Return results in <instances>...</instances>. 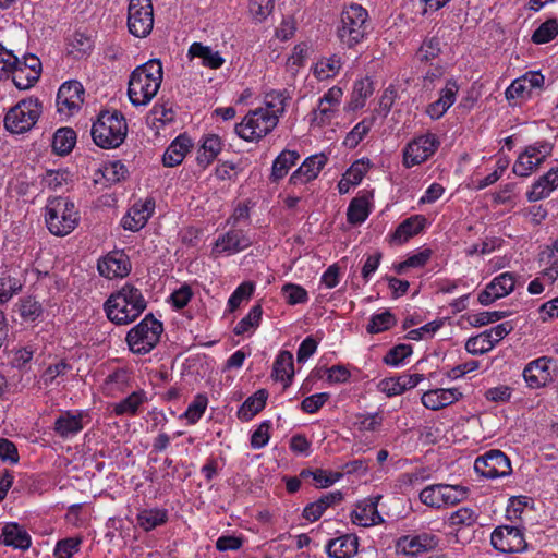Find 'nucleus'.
I'll return each mask as SVG.
<instances>
[{"label":"nucleus","mask_w":558,"mask_h":558,"mask_svg":"<svg viewBox=\"0 0 558 558\" xmlns=\"http://www.w3.org/2000/svg\"><path fill=\"white\" fill-rule=\"evenodd\" d=\"M192 147L191 138L184 134L179 135L166 149L162 156V163L165 167L179 166L189 149Z\"/></svg>","instance_id":"nucleus-25"},{"label":"nucleus","mask_w":558,"mask_h":558,"mask_svg":"<svg viewBox=\"0 0 558 558\" xmlns=\"http://www.w3.org/2000/svg\"><path fill=\"white\" fill-rule=\"evenodd\" d=\"M207 407V398L203 395H197L195 399L187 407L184 416L191 424H195L204 414Z\"/></svg>","instance_id":"nucleus-56"},{"label":"nucleus","mask_w":558,"mask_h":558,"mask_svg":"<svg viewBox=\"0 0 558 558\" xmlns=\"http://www.w3.org/2000/svg\"><path fill=\"white\" fill-rule=\"evenodd\" d=\"M274 376L277 380L286 381V387L294 375L293 355L289 351H281L274 363Z\"/></svg>","instance_id":"nucleus-33"},{"label":"nucleus","mask_w":558,"mask_h":558,"mask_svg":"<svg viewBox=\"0 0 558 558\" xmlns=\"http://www.w3.org/2000/svg\"><path fill=\"white\" fill-rule=\"evenodd\" d=\"M145 400L146 397L143 390L134 391L113 405V413L116 415H134Z\"/></svg>","instance_id":"nucleus-36"},{"label":"nucleus","mask_w":558,"mask_h":558,"mask_svg":"<svg viewBox=\"0 0 558 558\" xmlns=\"http://www.w3.org/2000/svg\"><path fill=\"white\" fill-rule=\"evenodd\" d=\"M147 221L148 219L145 218V216H143L140 210L131 207L122 218V227L125 230L136 232L144 228Z\"/></svg>","instance_id":"nucleus-51"},{"label":"nucleus","mask_w":558,"mask_h":558,"mask_svg":"<svg viewBox=\"0 0 558 558\" xmlns=\"http://www.w3.org/2000/svg\"><path fill=\"white\" fill-rule=\"evenodd\" d=\"M327 156L325 154H317L307 157L303 163L292 173L290 182L293 184H303L317 178L320 170L327 163Z\"/></svg>","instance_id":"nucleus-15"},{"label":"nucleus","mask_w":558,"mask_h":558,"mask_svg":"<svg viewBox=\"0 0 558 558\" xmlns=\"http://www.w3.org/2000/svg\"><path fill=\"white\" fill-rule=\"evenodd\" d=\"M375 121V117L365 118L361 122H359L351 132L344 138V145L354 148L359 145V143L364 138V136L369 132Z\"/></svg>","instance_id":"nucleus-40"},{"label":"nucleus","mask_w":558,"mask_h":558,"mask_svg":"<svg viewBox=\"0 0 558 558\" xmlns=\"http://www.w3.org/2000/svg\"><path fill=\"white\" fill-rule=\"evenodd\" d=\"M551 360L543 356L530 362L523 369V377L530 388L544 387L551 380L549 364Z\"/></svg>","instance_id":"nucleus-14"},{"label":"nucleus","mask_w":558,"mask_h":558,"mask_svg":"<svg viewBox=\"0 0 558 558\" xmlns=\"http://www.w3.org/2000/svg\"><path fill=\"white\" fill-rule=\"evenodd\" d=\"M41 113L37 98L23 99L11 108L4 118V126L11 133L21 134L29 131Z\"/></svg>","instance_id":"nucleus-7"},{"label":"nucleus","mask_w":558,"mask_h":558,"mask_svg":"<svg viewBox=\"0 0 558 558\" xmlns=\"http://www.w3.org/2000/svg\"><path fill=\"white\" fill-rule=\"evenodd\" d=\"M104 308L110 322L128 325L145 311L146 301L140 289L126 283L107 299Z\"/></svg>","instance_id":"nucleus-1"},{"label":"nucleus","mask_w":558,"mask_h":558,"mask_svg":"<svg viewBox=\"0 0 558 558\" xmlns=\"http://www.w3.org/2000/svg\"><path fill=\"white\" fill-rule=\"evenodd\" d=\"M271 424L269 421L263 422L251 436V446L254 449H260L265 447L269 441V429Z\"/></svg>","instance_id":"nucleus-63"},{"label":"nucleus","mask_w":558,"mask_h":558,"mask_svg":"<svg viewBox=\"0 0 558 558\" xmlns=\"http://www.w3.org/2000/svg\"><path fill=\"white\" fill-rule=\"evenodd\" d=\"M441 484L425 487L420 493V500L429 507L440 508L442 506Z\"/></svg>","instance_id":"nucleus-53"},{"label":"nucleus","mask_w":558,"mask_h":558,"mask_svg":"<svg viewBox=\"0 0 558 558\" xmlns=\"http://www.w3.org/2000/svg\"><path fill=\"white\" fill-rule=\"evenodd\" d=\"M439 145L437 136L432 133L414 138L403 150V165L411 168L426 161L435 154Z\"/></svg>","instance_id":"nucleus-10"},{"label":"nucleus","mask_w":558,"mask_h":558,"mask_svg":"<svg viewBox=\"0 0 558 558\" xmlns=\"http://www.w3.org/2000/svg\"><path fill=\"white\" fill-rule=\"evenodd\" d=\"M474 470L486 478L504 477L511 473V463L500 450H490L475 459Z\"/></svg>","instance_id":"nucleus-11"},{"label":"nucleus","mask_w":558,"mask_h":558,"mask_svg":"<svg viewBox=\"0 0 558 558\" xmlns=\"http://www.w3.org/2000/svg\"><path fill=\"white\" fill-rule=\"evenodd\" d=\"M357 537L345 534L330 539L326 545V553L330 558H351L357 553Z\"/></svg>","instance_id":"nucleus-19"},{"label":"nucleus","mask_w":558,"mask_h":558,"mask_svg":"<svg viewBox=\"0 0 558 558\" xmlns=\"http://www.w3.org/2000/svg\"><path fill=\"white\" fill-rule=\"evenodd\" d=\"M369 215V202L367 195L354 197L348 207L347 219L351 225L364 222Z\"/></svg>","instance_id":"nucleus-34"},{"label":"nucleus","mask_w":558,"mask_h":558,"mask_svg":"<svg viewBox=\"0 0 558 558\" xmlns=\"http://www.w3.org/2000/svg\"><path fill=\"white\" fill-rule=\"evenodd\" d=\"M511 313L509 311L482 312L470 316L469 322L473 327L486 326L490 323L504 319Z\"/></svg>","instance_id":"nucleus-48"},{"label":"nucleus","mask_w":558,"mask_h":558,"mask_svg":"<svg viewBox=\"0 0 558 558\" xmlns=\"http://www.w3.org/2000/svg\"><path fill=\"white\" fill-rule=\"evenodd\" d=\"M440 52V39L437 36H432L423 40L416 56L421 61H429L437 58Z\"/></svg>","instance_id":"nucleus-46"},{"label":"nucleus","mask_w":558,"mask_h":558,"mask_svg":"<svg viewBox=\"0 0 558 558\" xmlns=\"http://www.w3.org/2000/svg\"><path fill=\"white\" fill-rule=\"evenodd\" d=\"M290 99V95L287 89L283 90H271L265 96V105L270 113L279 114L283 113L287 101Z\"/></svg>","instance_id":"nucleus-39"},{"label":"nucleus","mask_w":558,"mask_h":558,"mask_svg":"<svg viewBox=\"0 0 558 558\" xmlns=\"http://www.w3.org/2000/svg\"><path fill=\"white\" fill-rule=\"evenodd\" d=\"M0 459L11 464H16L20 459L16 446L7 438H0Z\"/></svg>","instance_id":"nucleus-64"},{"label":"nucleus","mask_w":558,"mask_h":558,"mask_svg":"<svg viewBox=\"0 0 558 558\" xmlns=\"http://www.w3.org/2000/svg\"><path fill=\"white\" fill-rule=\"evenodd\" d=\"M128 175L129 170L121 160L111 161L105 168V178L112 183L125 180Z\"/></svg>","instance_id":"nucleus-59"},{"label":"nucleus","mask_w":558,"mask_h":558,"mask_svg":"<svg viewBox=\"0 0 558 558\" xmlns=\"http://www.w3.org/2000/svg\"><path fill=\"white\" fill-rule=\"evenodd\" d=\"M282 292L290 305L306 303L308 300L306 290L299 284L286 283Z\"/></svg>","instance_id":"nucleus-55"},{"label":"nucleus","mask_w":558,"mask_h":558,"mask_svg":"<svg viewBox=\"0 0 558 558\" xmlns=\"http://www.w3.org/2000/svg\"><path fill=\"white\" fill-rule=\"evenodd\" d=\"M168 514L166 510L149 509L144 510L137 515L138 525L145 531H150L163 523H166Z\"/></svg>","instance_id":"nucleus-38"},{"label":"nucleus","mask_w":558,"mask_h":558,"mask_svg":"<svg viewBox=\"0 0 558 558\" xmlns=\"http://www.w3.org/2000/svg\"><path fill=\"white\" fill-rule=\"evenodd\" d=\"M494 342L485 337L484 331L478 336L471 337L465 343V350L472 355H480L490 351Z\"/></svg>","instance_id":"nucleus-47"},{"label":"nucleus","mask_w":558,"mask_h":558,"mask_svg":"<svg viewBox=\"0 0 558 558\" xmlns=\"http://www.w3.org/2000/svg\"><path fill=\"white\" fill-rule=\"evenodd\" d=\"M368 12L361 4L352 3L345 7L340 15L337 36L341 45L354 48L371 33Z\"/></svg>","instance_id":"nucleus-3"},{"label":"nucleus","mask_w":558,"mask_h":558,"mask_svg":"<svg viewBox=\"0 0 558 558\" xmlns=\"http://www.w3.org/2000/svg\"><path fill=\"white\" fill-rule=\"evenodd\" d=\"M154 26L151 0H130L128 10V27L132 35L144 38Z\"/></svg>","instance_id":"nucleus-9"},{"label":"nucleus","mask_w":558,"mask_h":558,"mask_svg":"<svg viewBox=\"0 0 558 558\" xmlns=\"http://www.w3.org/2000/svg\"><path fill=\"white\" fill-rule=\"evenodd\" d=\"M462 397V393L456 388L428 390L422 396V403L430 410H439L452 404Z\"/></svg>","instance_id":"nucleus-18"},{"label":"nucleus","mask_w":558,"mask_h":558,"mask_svg":"<svg viewBox=\"0 0 558 558\" xmlns=\"http://www.w3.org/2000/svg\"><path fill=\"white\" fill-rule=\"evenodd\" d=\"M300 158L295 150H283L274 161L271 168L272 181H279L287 175L292 166H294Z\"/></svg>","instance_id":"nucleus-35"},{"label":"nucleus","mask_w":558,"mask_h":558,"mask_svg":"<svg viewBox=\"0 0 558 558\" xmlns=\"http://www.w3.org/2000/svg\"><path fill=\"white\" fill-rule=\"evenodd\" d=\"M437 544L434 535L421 534L414 537H402L398 542V546L402 547V550L407 555L415 556L423 551L433 549Z\"/></svg>","instance_id":"nucleus-27"},{"label":"nucleus","mask_w":558,"mask_h":558,"mask_svg":"<svg viewBox=\"0 0 558 558\" xmlns=\"http://www.w3.org/2000/svg\"><path fill=\"white\" fill-rule=\"evenodd\" d=\"M423 379L424 375L422 374H404L398 377L383 379L380 380L378 387L388 397H393L403 393L408 389L416 387L418 383Z\"/></svg>","instance_id":"nucleus-17"},{"label":"nucleus","mask_w":558,"mask_h":558,"mask_svg":"<svg viewBox=\"0 0 558 558\" xmlns=\"http://www.w3.org/2000/svg\"><path fill=\"white\" fill-rule=\"evenodd\" d=\"M371 168V161L369 159H359L354 161L351 167L347 170L344 175L348 178V180L357 185L362 181L363 177L366 174V172Z\"/></svg>","instance_id":"nucleus-54"},{"label":"nucleus","mask_w":558,"mask_h":558,"mask_svg":"<svg viewBox=\"0 0 558 558\" xmlns=\"http://www.w3.org/2000/svg\"><path fill=\"white\" fill-rule=\"evenodd\" d=\"M126 133L125 119L117 110L113 112L101 111L90 130L94 143L104 149L119 147L124 142Z\"/></svg>","instance_id":"nucleus-4"},{"label":"nucleus","mask_w":558,"mask_h":558,"mask_svg":"<svg viewBox=\"0 0 558 558\" xmlns=\"http://www.w3.org/2000/svg\"><path fill=\"white\" fill-rule=\"evenodd\" d=\"M490 543L496 550L501 553H521L526 548L522 531L517 526H497L490 536Z\"/></svg>","instance_id":"nucleus-12"},{"label":"nucleus","mask_w":558,"mask_h":558,"mask_svg":"<svg viewBox=\"0 0 558 558\" xmlns=\"http://www.w3.org/2000/svg\"><path fill=\"white\" fill-rule=\"evenodd\" d=\"M162 331L161 322L157 320L153 314H148L128 332V345L133 353L144 355L157 345Z\"/></svg>","instance_id":"nucleus-6"},{"label":"nucleus","mask_w":558,"mask_h":558,"mask_svg":"<svg viewBox=\"0 0 558 558\" xmlns=\"http://www.w3.org/2000/svg\"><path fill=\"white\" fill-rule=\"evenodd\" d=\"M558 34V22L556 19H549L542 23L533 33L532 41L535 44H546L553 40Z\"/></svg>","instance_id":"nucleus-42"},{"label":"nucleus","mask_w":558,"mask_h":558,"mask_svg":"<svg viewBox=\"0 0 558 558\" xmlns=\"http://www.w3.org/2000/svg\"><path fill=\"white\" fill-rule=\"evenodd\" d=\"M458 90L459 87L457 83L453 81H448L445 88L440 92L439 99L428 105L426 113L432 119L441 118L456 101V95Z\"/></svg>","instance_id":"nucleus-20"},{"label":"nucleus","mask_w":558,"mask_h":558,"mask_svg":"<svg viewBox=\"0 0 558 558\" xmlns=\"http://www.w3.org/2000/svg\"><path fill=\"white\" fill-rule=\"evenodd\" d=\"M80 544V538L69 537L59 541L54 548L56 558H71L74 553L78 551Z\"/></svg>","instance_id":"nucleus-58"},{"label":"nucleus","mask_w":558,"mask_h":558,"mask_svg":"<svg viewBox=\"0 0 558 558\" xmlns=\"http://www.w3.org/2000/svg\"><path fill=\"white\" fill-rule=\"evenodd\" d=\"M85 89L83 85L75 80L63 83L57 94V110L59 113L72 116L81 109L84 102Z\"/></svg>","instance_id":"nucleus-13"},{"label":"nucleus","mask_w":558,"mask_h":558,"mask_svg":"<svg viewBox=\"0 0 558 558\" xmlns=\"http://www.w3.org/2000/svg\"><path fill=\"white\" fill-rule=\"evenodd\" d=\"M352 522L361 526H371L381 521L377 510V499H365L352 511Z\"/></svg>","instance_id":"nucleus-22"},{"label":"nucleus","mask_w":558,"mask_h":558,"mask_svg":"<svg viewBox=\"0 0 558 558\" xmlns=\"http://www.w3.org/2000/svg\"><path fill=\"white\" fill-rule=\"evenodd\" d=\"M263 308L259 304L254 305L250 313L243 317L234 327L233 332L238 336L245 333L251 328L257 327L262 319Z\"/></svg>","instance_id":"nucleus-44"},{"label":"nucleus","mask_w":558,"mask_h":558,"mask_svg":"<svg viewBox=\"0 0 558 558\" xmlns=\"http://www.w3.org/2000/svg\"><path fill=\"white\" fill-rule=\"evenodd\" d=\"M9 74H11L14 85L21 90L31 88L39 80L38 74L35 72L32 74L19 64H16V66H12V70L9 71Z\"/></svg>","instance_id":"nucleus-43"},{"label":"nucleus","mask_w":558,"mask_h":558,"mask_svg":"<svg viewBox=\"0 0 558 558\" xmlns=\"http://www.w3.org/2000/svg\"><path fill=\"white\" fill-rule=\"evenodd\" d=\"M342 499L343 494L340 490L328 493L318 500L308 504L303 510V518L310 522H315L322 518L329 507L339 504Z\"/></svg>","instance_id":"nucleus-21"},{"label":"nucleus","mask_w":558,"mask_h":558,"mask_svg":"<svg viewBox=\"0 0 558 558\" xmlns=\"http://www.w3.org/2000/svg\"><path fill=\"white\" fill-rule=\"evenodd\" d=\"M221 151V141L218 135L210 134L204 137L203 143L197 153V163L206 168L209 166Z\"/></svg>","instance_id":"nucleus-29"},{"label":"nucleus","mask_w":558,"mask_h":558,"mask_svg":"<svg viewBox=\"0 0 558 558\" xmlns=\"http://www.w3.org/2000/svg\"><path fill=\"white\" fill-rule=\"evenodd\" d=\"M396 324L397 318L395 315L389 310H386L385 312L374 314L371 317L369 323L366 326V331L371 335L379 333L390 329Z\"/></svg>","instance_id":"nucleus-37"},{"label":"nucleus","mask_w":558,"mask_h":558,"mask_svg":"<svg viewBox=\"0 0 558 558\" xmlns=\"http://www.w3.org/2000/svg\"><path fill=\"white\" fill-rule=\"evenodd\" d=\"M426 218L423 215H414L403 220L392 234V239L399 243H404L412 236L418 234L426 225Z\"/></svg>","instance_id":"nucleus-28"},{"label":"nucleus","mask_w":558,"mask_h":558,"mask_svg":"<svg viewBox=\"0 0 558 558\" xmlns=\"http://www.w3.org/2000/svg\"><path fill=\"white\" fill-rule=\"evenodd\" d=\"M477 514L470 508H460L451 513L449 517V524L451 526H472L477 521Z\"/></svg>","instance_id":"nucleus-52"},{"label":"nucleus","mask_w":558,"mask_h":558,"mask_svg":"<svg viewBox=\"0 0 558 558\" xmlns=\"http://www.w3.org/2000/svg\"><path fill=\"white\" fill-rule=\"evenodd\" d=\"M83 429L82 415H73L65 412L54 422V432L62 438H68L80 433Z\"/></svg>","instance_id":"nucleus-32"},{"label":"nucleus","mask_w":558,"mask_h":558,"mask_svg":"<svg viewBox=\"0 0 558 558\" xmlns=\"http://www.w3.org/2000/svg\"><path fill=\"white\" fill-rule=\"evenodd\" d=\"M267 398L268 392L266 389L257 390L253 396L248 397L239 409V418L242 421L252 420L253 416L265 408Z\"/></svg>","instance_id":"nucleus-30"},{"label":"nucleus","mask_w":558,"mask_h":558,"mask_svg":"<svg viewBox=\"0 0 558 558\" xmlns=\"http://www.w3.org/2000/svg\"><path fill=\"white\" fill-rule=\"evenodd\" d=\"M162 75V65L158 59H151L137 66L129 78L130 101L134 106L147 105L159 90Z\"/></svg>","instance_id":"nucleus-2"},{"label":"nucleus","mask_w":558,"mask_h":558,"mask_svg":"<svg viewBox=\"0 0 558 558\" xmlns=\"http://www.w3.org/2000/svg\"><path fill=\"white\" fill-rule=\"evenodd\" d=\"M98 271L102 277H125L130 272V263L125 255L111 253L98 262Z\"/></svg>","instance_id":"nucleus-16"},{"label":"nucleus","mask_w":558,"mask_h":558,"mask_svg":"<svg viewBox=\"0 0 558 558\" xmlns=\"http://www.w3.org/2000/svg\"><path fill=\"white\" fill-rule=\"evenodd\" d=\"M252 244L251 239L244 231L233 229L219 236L216 246L221 247V252L235 253L247 248Z\"/></svg>","instance_id":"nucleus-26"},{"label":"nucleus","mask_w":558,"mask_h":558,"mask_svg":"<svg viewBox=\"0 0 558 558\" xmlns=\"http://www.w3.org/2000/svg\"><path fill=\"white\" fill-rule=\"evenodd\" d=\"M0 542L23 550L28 549L32 544L29 534L17 523H8L3 526Z\"/></svg>","instance_id":"nucleus-24"},{"label":"nucleus","mask_w":558,"mask_h":558,"mask_svg":"<svg viewBox=\"0 0 558 558\" xmlns=\"http://www.w3.org/2000/svg\"><path fill=\"white\" fill-rule=\"evenodd\" d=\"M278 116L268 109L251 111L241 123L235 124V133L245 141H255L266 136L278 124Z\"/></svg>","instance_id":"nucleus-8"},{"label":"nucleus","mask_w":558,"mask_h":558,"mask_svg":"<svg viewBox=\"0 0 558 558\" xmlns=\"http://www.w3.org/2000/svg\"><path fill=\"white\" fill-rule=\"evenodd\" d=\"M328 399H329V393H327V392L312 395L302 400L301 409L305 413H310V414L316 413L325 404V402Z\"/></svg>","instance_id":"nucleus-61"},{"label":"nucleus","mask_w":558,"mask_h":558,"mask_svg":"<svg viewBox=\"0 0 558 558\" xmlns=\"http://www.w3.org/2000/svg\"><path fill=\"white\" fill-rule=\"evenodd\" d=\"M45 210L47 228L57 236L70 234L78 223V211L74 203L66 197L49 198Z\"/></svg>","instance_id":"nucleus-5"},{"label":"nucleus","mask_w":558,"mask_h":558,"mask_svg":"<svg viewBox=\"0 0 558 558\" xmlns=\"http://www.w3.org/2000/svg\"><path fill=\"white\" fill-rule=\"evenodd\" d=\"M558 186V167L551 168L547 173L542 175L527 192L529 202H537L543 199Z\"/></svg>","instance_id":"nucleus-23"},{"label":"nucleus","mask_w":558,"mask_h":558,"mask_svg":"<svg viewBox=\"0 0 558 558\" xmlns=\"http://www.w3.org/2000/svg\"><path fill=\"white\" fill-rule=\"evenodd\" d=\"M20 313L23 319L35 322L43 314V306L38 301L29 296L22 301Z\"/></svg>","instance_id":"nucleus-57"},{"label":"nucleus","mask_w":558,"mask_h":558,"mask_svg":"<svg viewBox=\"0 0 558 558\" xmlns=\"http://www.w3.org/2000/svg\"><path fill=\"white\" fill-rule=\"evenodd\" d=\"M341 68V60L338 56H332L326 61L316 64L315 71L322 78L335 75Z\"/></svg>","instance_id":"nucleus-60"},{"label":"nucleus","mask_w":558,"mask_h":558,"mask_svg":"<svg viewBox=\"0 0 558 558\" xmlns=\"http://www.w3.org/2000/svg\"><path fill=\"white\" fill-rule=\"evenodd\" d=\"M441 496L444 505H456L463 501L469 493V488L462 485L441 484Z\"/></svg>","instance_id":"nucleus-45"},{"label":"nucleus","mask_w":558,"mask_h":558,"mask_svg":"<svg viewBox=\"0 0 558 558\" xmlns=\"http://www.w3.org/2000/svg\"><path fill=\"white\" fill-rule=\"evenodd\" d=\"M76 144V132L69 126L58 129L52 138V149L59 156L69 155Z\"/></svg>","instance_id":"nucleus-31"},{"label":"nucleus","mask_w":558,"mask_h":558,"mask_svg":"<svg viewBox=\"0 0 558 558\" xmlns=\"http://www.w3.org/2000/svg\"><path fill=\"white\" fill-rule=\"evenodd\" d=\"M515 276L512 272H504L495 277L489 282V290H495L496 296L500 299L510 294L514 290Z\"/></svg>","instance_id":"nucleus-41"},{"label":"nucleus","mask_w":558,"mask_h":558,"mask_svg":"<svg viewBox=\"0 0 558 558\" xmlns=\"http://www.w3.org/2000/svg\"><path fill=\"white\" fill-rule=\"evenodd\" d=\"M412 347L410 344H398L391 348L383 361L387 365L398 366L401 364L408 356L412 354Z\"/></svg>","instance_id":"nucleus-49"},{"label":"nucleus","mask_w":558,"mask_h":558,"mask_svg":"<svg viewBox=\"0 0 558 558\" xmlns=\"http://www.w3.org/2000/svg\"><path fill=\"white\" fill-rule=\"evenodd\" d=\"M19 63V58L13 53V51L5 49L0 44V80L4 76L9 77V71L12 70V66H16Z\"/></svg>","instance_id":"nucleus-62"},{"label":"nucleus","mask_w":558,"mask_h":558,"mask_svg":"<svg viewBox=\"0 0 558 558\" xmlns=\"http://www.w3.org/2000/svg\"><path fill=\"white\" fill-rule=\"evenodd\" d=\"M253 292L254 283L248 281L241 283L228 300L229 311L234 312L243 300H248L251 298Z\"/></svg>","instance_id":"nucleus-50"}]
</instances>
